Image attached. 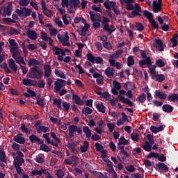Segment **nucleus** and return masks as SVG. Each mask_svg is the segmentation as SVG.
Here are the masks:
<instances>
[{
    "mask_svg": "<svg viewBox=\"0 0 178 178\" xmlns=\"http://www.w3.org/2000/svg\"><path fill=\"white\" fill-rule=\"evenodd\" d=\"M38 69V66H34L30 68L29 72V76L30 79H36L37 80H40V79H42L44 72Z\"/></svg>",
    "mask_w": 178,
    "mask_h": 178,
    "instance_id": "f257e3e1",
    "label": "nucleus"
},
{
    "mask_svg": "<svg viewBox=\"0 0 178 178\" xmlns=\"http://www.w3.org/2000/svg\"><path fill=\"white\" fill-rule=\"evenodd\" d=\"M120 95L118 96V98L119 101L122 102L123 104H127L129 106H134V104L132 103V102L130 101V99L124 97V94H126V91L124 90H120L119 92Z\"/></svg>",
    "mask_w": 178,
    "mask_h": 178,
    "instance_id": "f03ea898",
    "label": "nucleus"
},
{
    "mask_svg": "<svg viewBox=\"0 0 178 178\" xmlns=\"http://www.w3.org/2000/svg\"><path fill=\"white\" fill-rule=\"evenodd\" d=\"M15 13H17L19 17L21 16H23L24 17H28V16L31 15V9L27 8L26 7L20 8V9L17 8L15 10Z\"/></svg>",
    "mask_w": 178,
    "mask_h": 178,
    "instance_id": "7ed1b4c3",
    "label": "nucleus"
},
{
    "mask_svg": "<svg viewBox=\"0 0 178 178\" xmlns=\"http://www.w3.org/2000/svg\"><path fill=\"white\" fill-rule=\"evenodd\" d=\"M102 24H104L103 30H106V31H108L109 35H111V34H112V33L115 31V29H111V28H109V22H111V20L104 16L102 17Z\"/></svg>",
    "mask_w": 178,
    "mask_h": 178,
    "instance_id": "20e7f679",
    "label": "nucleus"
},
{
    "mask_svg": "<svg viewBox=\"0 0 178 178\" xmlns=\"http://www.w3.org/2000/svg\"><path fill=\"white\" fill-rule=\"evenodd\" d=\"M49 133L44 134L42 135L43 138L45 139V143L47 144H51V145H53V147H56V148H58V147H59V145L54 142V140H51V138H49Z\"/></svg>",
    "mask_w": 178,
    "mask_h": 178,
    "instance_id": "39448f33",
    "label": "nucleus"
},
{
    "mask_svg": "<svg viewBox=\"0 0 178 178\" xmlns=\"http://www.w3.org/2000/svg\"><path fill=\"white\" fill-rule=\"evenodd\" d=\"M27 37L32 40V41H35L37 38H38V35H37V32L35 31H33L31 29H28L26 31Z\"/></svg>",
    "mask_w": 178,
    "mask_h": 178,
    "instance_id": "423d86ee",
    "label": "nucleus"
},
{
    "mask_svg": "<svg viewBox=\"0 0 178 178\" xmlns=\"http://www.w3.org/2000/svg\"><path fill=\"white\" fill-rule=\"evenodd\" d=\"M24 86H29V87H37V81L29 79H24L22 80Z\"/></svg>",
    "mask_w": 178,
    "mask_h": 178,
    "instance_id": "0eeeda50",
    "label": "nucleus"
},
{
    "mask_svg": "<svg viewBox=\"0 0 178 178\" xmlns=\"http://www.w3.org/2000/svg\"><path fill=\"white\" fill-rule=\"evenodd\" d=\"M3 12L8 16H10L12 15V12H13V6H12V2L8 3V5L3 8Z\"/></svg>",
    "mask_w": 178,
    "mask_h": 178,
    "instance_id": "6e6552de",
    "label": "nucleus"
},
{
    "mask_svg": "<svg viewBox=\"0 0 178 178\" xmlns=\"http://www.w3.org/2000/svg\"><path fill=\"white\" fill-rule=\"evenodd\" d=\"M154 47L159 50V51H163V41L161 40L160 38L155 39L154 40Z\"/></svg>",
    "mask_w": 178,
    "mask_h": 178,
    "instance_id": "1a4fd4ad",
    "label": "nucleus"
},
{
    "mask_svg": "<svg viewBox=\"0 0 178 178\" xmlns=\"http://www.w3.org/2000/svg\"><path fill=\"white\" fill-rule=\"evenodd\" d=\"M72 101L74 102V104L79 105L80 106H83V105H84V101L81 100L80 97L76 94L72 95Z\"/></svg>",
    "mask_w": 178,
    "mask_h": 178,
    "instance_id": "9d476101",
    "label": "nucleus"
},
{
    "mask_svg": "<svg viewBox=\"0 0 178 178\" xmlns=\"http://www.w3.org/2000/svg\"><path fill=\"white\" fill-rule=\"evenodd\" d=\"M41 5L43 9L44 15H45V16H47L48 17H51V16H52V11L48 10V8H47V3L44 1H42L41 3Z\"/></svg>",
    "mask_w": 178,
    "mask_h": 178,
    "instance_id": "9b49d317",
    "label": "nucleus"
},
{
    "mask_svg": "<svg viewBox=\"0 0 178 178\" xmlns=\"http://www.w3.org/2000/svg\"><path fill=\"white\" fill-rule=\"evenodd\" d=\"M36 130H37V133L38 134H40L41 133H49V131H51L49 127L44 126V125H40L39 127H38L36 128Z\"/></svg>",
    "mask_w": 178,
    "mask_h": 178,
    "instance_id": "f8f14e48",
    "label": "nucleus"
},
{
    "mask_svg": "<svg viewBox=\"0 0 178 178\" xmlns=\"http://www.w3.org/2000/svg\"><path fill=\"white\" fill-rule=\"evenodd\" d=\"M156 168L159 170H163V172H169V167L163 163H159L156 164Z\"/></svg>",
    "mask_w": 178,
    "mask_h": 178,
    "instance_id": "ddd939ff",
    "label": "nucleus"
},
{
    "mask_svg": "<svg viewBox=\"0 0 178 178\" xmlns=\"http://www.w3.org/2000/svg\"><path fill=\"white\" fill-rule=\"evenodd\" d=\"M62 88H63V84L60 83L57 79V81L54 82V92L56 93L60 92Z\"/></svg>",
    "mask_w": 178,
    "mask_h": 178,
    "instance_id": "4468645a",
    "label": "nucleus"
},
{
    "mask_svg": "<svg viewBox=\"0 0 178 178\" xmlns=\"http://www.w3.org/2000/svg\"><path fill=\"white\" fill-rule=\"evenodd\" d=\"M8 66L10 69L13 70V72H17V65L15 63V60L10 58L8 61Z\"/></svg>",
    "mask_w": 178,
    "mask_h": 178,
    "instance_id": "2eb2a0df",
    "label": "nucleus"
},
{
    "mask_svg": "<svg viewBox=\"0 0 178 178\" xmlns=\"http://www.w3.org/2000/svg\"><path fill=\"white\" fill-rule=\"evenodd\" d=\"M162 110L163 112H165V113H172L173 112V106L170 104H163Z\"/></svg>",
    "mask_w": 178,
    "mask_h": 178,
    "instance_id": "dca6fc26",
    "label": "nucleus"
},
{
    "mask_svg": "<svg viewBox=\"0 0 178 178\" xmlns=\"http://www.w3.org/2000/svg\"><path fill=\"white\" fill-rule=\"evenodd\" d=\"M155 97H158L160 99H165V98L168 97V95H166L165 92H163L161 90H156L155 92Z\"/></svg>",
    "mask_w": 178,
    "mask_h": 178,
    "instance_id": "f3484780",
    "label": "nucleus"
},
{
    "mask_svg": "<svg viewBox=\"0 0 178 178\" xmlns=\"http://www.w3.org/2000/svg\"><path fill=\"white\" fill-rule=\"evenodd\" d=\"M9 44L10 46V49L13 51H17L19 48V44H17V42L15 40V39H10L9 40Z\"/></svg>",
    "mask_w": 178,
    "mask_h": 178,
    "instance_id": "a211bd4d",
    "label": "nucleus"
},
{
    "mask_svg": "<svg viewBox=\"0 0 178 178\" xmlns=\"http://www.w3.org/2000/svg\"><path fill=\"white\" fill-rule=\"evenodd\" d=\"M13 141L17 143L18 144H24L26 143V138L19 135H16L13 138Z\"/></svg>",
    "mask_w": 178,
    "mask_h": 178,
    "instance_id": "6ab92c4d",
    "label": "nucleus"
},
{
    "mask_svg": "<svg viewBox=\"0 0 178 178\" xmlns=\"http://www.w3.org/2000/svg\"><path fill=\"white\" fill-rule=\"evenodd\" d=\"M150 130L152 133H154V134H156V133H159V131H163V126L160 125L159 127H155L154 125H152L150 127Z\"/></svg>",
    "mask_w": 178,
    "mask_h": 178,
    "instance_id": "aec40b11",
    "label": "nucleus"
},
{
    "mask_svg": "<svg viewBox=\"0 0 178 178\" xmlns=\"http://www.w3.org/2000/svg\"><path fill=\"white\" fill-rule=\"evenodd\" d=\"M44 77L49 78L51 77V66L49 65H44Z\"/></svg>",
    "mask_w": 178,
    "mask_h": 178,
    "instance_id": "412c9836",
    "label": "nucleus"
},
{
    "mask_svg": "<svg viewBox=\"0 0 178 178\" xmlns=\"http://www.w3.org/2000/svg\"><path fill=\"white\" fill-rule=\"evenodd\" d=\"M114 71L115 69L113 67H107L105 70L104 73L108 77H112L113 76H115V72H113Z\"/></svg>",
    "mask_w": 178,
    "mask_h": 178,
    "instance_id": "4be33fe9",
    "label": "nucleus"
},
{
    "mask_svg": "<svg viewBox=\"0 0 178 178\" xmlns=\"http://www.w3.org/2000/svg\"><path fill=\"white\" fill-rule=\"evenodd\" d=\"M88 147H90V143L88 141L85 140L83 141V145L81 146V152L84 153L88 151Z\"/></svg>",
    "mask_w": 178,
    "mask_h": 178,
    "instance_id": "5701e85b",
    "label": "nucleus"
},
{
    "mask_svg": "<svg viewBox=\"0 0 178 178\" xmlns=\"http://www.w3.org/2000/svg\"><path fill=\"white\" fill-rule=\"evenodd\" d=\"M40 96H38L36 97V104L37 105H39V106H41V108H44V106H45V99L40 98Z\"/></svg>",
    "mask_w": 178,
    "mask_h": 178,
    "instance_id": "b1692460",
    "label": "nucleus"
},
{
    "mask_svg": "<svg viewBox=\"0 0 178 178\" xmlns=\"http://www.w3.org/2000/svg\"><path fill=\"white\" fill-rule=\"evenodd\" d=\"M17 163L19 166H22L23 163H24V159L23 157H20L19 156H16L15 159H14L13 164L15 165V163Z\"/></svg>",
    "mask_w": 178,
    "mask_h": 178,
    "instance_id": "393cba45",
    "label": "nucleus"
},
{
    "mask_svg": "<svg viewBox=\"0 0 178 178\" xmlns=\"http://www.w3.org/2000/svg\"><path fill=\"white\" fill-rule=\"evenodd\" d=\"M63 40V45H65L66 47H70V43L69 42V33H67V31L65 32V36Z\"/></svg>",
    "mask_w": 178,
    "mask_h": 178,
    "instance_id": "a878e982",
    "label": "nucleus"
},
{
    "mask_svg": "<svg viewBox=\"0 0 178 178\" xmlns=\"http://www.w3.org/2000/svg\"><path fill=\"white\" fill-rule=\"evenodd\" d=\"M143 15L145 17H147L148 19L149 22H151L154 19V15L152 13L147 10H145L143 11Z\"/></svg>",
    "mask_w": 178,
    "mask_h": 178,
    "instance_id": "bb28decb",
    "label": "nucleus"
},
{
    "mask_svg": "<svg viewBox=\"0 0 178 178\" xmlns=\"http://www.w3.org/2000/svg\"><path fill=\"white\" fill-rule=\"evenodd\" d=\"M168 101H171L172 102H178V94L172 93L171 95L168 97Z\"/></svg>",
    "mask_w": 178,
    "mask_h": 178,
    "instance_id": "cd10ccee",
    "label": "nucleus"
},
{
    "mask_svg": "<svg viewBox=\"0 0 178 178\" xmlns=\"http://www.w3.org/2000/svg\"><path fill=\"white\" fill-rule=\"evenodd\" d=\"M96 108L97 109L98 112H100L101 113H105V106L104 105V104H96Z\"/></svg>",
    "mask_w": 178,
    "mask_h": 178,
    "instance_id": "c85d7f7f",
    "label": "nucleus"
},
{
    "mask_svg": "<svg viewBox=\"0 0 178 178\" xmlns=\"http://www.w3.org/2000/svg\"><path fill=\"white\" fill-rule=\"evenodd\" d=\"M0 161L1 162H6V154H5V151L2 147H0Z\"/></svg>",
    "mask_w": 178,
    "mask_h": 178,
    "instance_id": "c756f323",
    "label": "nucleus"
},
{
    "mask_svg": "<svg viewBox=\"0 0 178 178\" xmlns=\"http://www.w3.org/2000/svg\"><path fill=\"white\" fill-rule=\"evenodd\" d=\"M145 149V151H147V152H149L152 149V145L149 143L148 141L145 142V145L142 147Z\"/></svg>",
    "mask_w": 178,
    "mask_h": 178,
    "instance_id": "7c9ffc66",
    "label": "nucleus"
},
{
    "mask_svg": "<svg viewBox=\"0 0 178 178\" xmlns=\"http://www.w3.org/2000/svg\"><path fill=\"white\" fill-rule=\"evenodd\" d=\"M35 65H40V61L34 59V58H31L28 63V65L29 66V67H31L32 66H37Z\"/></svg>",
    "mask_w": 178,
    "mask_h": 178,
    "instance_id": "2f4dec72",
    "label": "nucleus"
},
{
    "mask_svg": "<svg viewBox=\"0 0 178 178\" xmlns=\"http://www.w3.org/2000/svg\"><path fill=\"white\" fill-rule=\"evenodd\" d=\"M146 99H147V95H145V93H141L140 95H139L137 97L136 101H138L139 102L143 104V102H145Z\"/></svg>",
    "mask_w": 178,
    "mask_h": 178,
    "instance_id": "473e14b6",
    "label": "nucleus"
},
{
    "mask_svg": "<svg viewBox=\"0 0 178 178\" xmlns=\"http://www.w3.org/2000/svg\"><path fill=\"white\" fill-rule=\"evenodd\" d=\"M15 61L16 63H17L18 65H20V66H22V65H26V61H24V57L19 56V57H17V58H15Z\"/></svg>",
    "mask_w": 178,
    "mask_h": 178,
    "instance_id": "72a5a7b5",
    "label": "nucleus"
},
{
    "mask_svg": "<svg viewBox=\"0 0 178 178\" xmlns=\"http://www.w3.org/2000/svg\"><path fill=\"white\" fill-rule=\"evenodd\" d=\"M77 145V142H73V143H70L67 145V148L70 149L71 152L74 154V148H76V146Z\"/></svg>",
    "mask_w": 178,
    "mask_h": 178,
    "instance_id": "f704fd0d",
    "label": "nucleus"
},
{
    "mask_svg": "<svg viewBox=\"0 0 178 178\" xmlns=\"http://www.w3.org/2000/svg\"><path fill=\"white\" fill-rule=\"evenodd\" d=\"M20 129L22 133H26V134H30V129L26 127V124L24 123L21 124Z\"/></svg>",
    "mask_w": 178,
    "mask_h": 178,
    "instance_id": "c9c22d12",
    "label": "nucleus"
},
{
    "mask_svg": "<svg viewBox=\"0 0 178 178\" xmlns=\"http://www.w3.org/2000/svg\"><path fill=\"white\" fill-rule=\"evenodd\" d=\"M82 113L83 115H91L92 113V109H91L90 107H85L82 109Z\"/></svg>",
    "mask_w": 178,
    "mask_h": 178,
    "instance_id": "e433bc0d",
    "label": "nucleus"
},
{
    "mask_svg": "<svg viewBox=\"0 0 178 178\" xmlns=\"http://www.w3.org/2000/svg\"><path fill=\"white\" fill-rule=\"evenodd\" d=\"M118 143H120V145H128L129 141L126 140L124 136H122L119 139Z\"/></svg>",
    "mask_w": 178,
    "mask_h": 178,
    "instance_id": "4c0bfd02",
    "label": "nucleus"
},
{
    "mask_svg": "<svg viewBox=\"0 0 178 178\" xmlns=\"http://www.w3.org/2000/svg\"><path fill=\"white\" fill-rule=\"evenodd\" d=\"M41 151H44V152H51V148L49 146L47 145V144H43L40 146Z\"/></svg>",
    "mask_w": 178,
    "mask_h": 178,
    "instance_id": "58836bf2",
    "label": "nucleus"
},
{
    "mask_svg": "<svg viewBox=\"0 0 178 178\" xmlns=\"http://www.w3.org/2000/svg\"><path fill=\"white\" fill-rule=\"evenodd\" d=\"M55 74L58 77H60V79H66V75H65V73L59 70H55Z\"/></svg>",
    "mask_w": 178,
    "mask_h": 178,
    "instance_id": "ea45409f",
    "label": "nucleus"
},
{
    "mask_svg": "<svg viewBox=\"0 0 178 178\" xmlns=\"http://www.w3.org/2000/svg\"><path fill=\"white\" fill-rule=\"evenodd\" d=\"M86 58L89 62H91V63H95V57L92 54L88 52L86 55Z\"/></svg>",
    "mask_w": 178,
    "mask_h": 178,
    "instance_id": "a19ab883",
    "label": "nucleus"
},
{
    "mask_svg": "<svg viewBox=\"0 0 178 178\" xmlns=\"http://www.w3.org/2000/svg\"><path fill=\"white\" fill-rule=\"evenodd\" d=\"M50 136L51 137V138H53L54 140V143H56V144H60L61 141L60 139H59V138H58V136H56V134L55 132H51L50 134Z\"/></svg>",
    "mask_w": 178,
    "mask_h": 178,
    "instance_id": "79ce46f5",
    "label": "nucleus"
},
{
    "mask_svg": "<svg viewBox=\"0 0 178 178\" xmlns=\"http://www.w3.org/2000/svg\"><path fill=\"white\" fill-rule=\"evenodd\" d=\"M131 138L133 141L138 143L140 140V135L138 134V133H132L131 135Z\"/></svg>",
    "mask_w": 178,
    "mask_h": 178,
    "instance_id": "37998d69",
    "label": "nucleus"
},
{
    "mask_svg": "<svg viewBox=\"0 0 178 178\" xmlns=\"http://www.w3.org/2000/svg\"><path fill=\"white\" fill-rule=\"evenodd\" d=\"M134 58L133 57V56H129L127 58V65L129 67H131V66H134Z\"/></svg>",
    "mask_w": 178,
    "mask_h": 178,
    "instance_id": "c03bdc74",
    "label": "nucleus"
},
{
    "mask_svg": "<svg viewBox=\"0 0 178 178\" xmlns=\"http://www.w3.org/2000/svg\"><path fill=\"white\" fill-rule=\"evenodd\" d=\"M29 140L33 143H38V141H40V138L34 134H32L29 136Z\"/></svg>",
    "mask_w": 178,
    "mask_h": 178,
    "instance_id": "a18cd8bd",
    "label": "nucleus"
},
{
    "mask_svg": "<svg viewBox=\"0 0 178 178\" xmlns=\"http://www.w3.org/2000/svg\"><path fill=\"white\" fill-rule=\"evenodd\" d=\"M41 38L43 41H45L47 42L51 38L49 36H48V34H47V33H45V31H42L41 32Z\"/></svg>",
    "mask_w": 178,
    "mask_h": 178,
    "instance_id": "49530a36",
    "label": "nucleus"
},
{
    "mask_svg": "<svg viewBox=\"0 0 178 178\" xmlns=\"http://www.w3.org/2000/svg\"><path fill=\"white\" fill-rule=\"evenodd\" d=\"M36 87H38V88H45V82L44 80L36 81Z\"/></svg>",
    "mask_w": 178,
    "mask_h": 178,
    "instance_id": "de8ad7c7",
    "label": "nucleus"
},
{
    "mask_svg": "<svg viewBox=\"0 0 178 178\" xmlns=\"http://www.w3.org/2000/svg\"><path fill=\"white\" fill-rule=\"evenodd\" d=\"M53 105H56L58 109H62V102L58 99H54Z\"/></svg>",
    "mask_w": 178,
    "mask_h": 178,
    "instance_id": "09e8293b",
    "label": "nucleus"
},
{
    "mask_svg": "<svg viewBox=\"0 0 178 178\" xmlns=\"http://www.w3.org/2000/svg\"><path fill=\"white\" fill-rule=\"evenodd\" d=\"M149 22L151 24L153 29H154L155 30L159 29V24H158V23H156V21H155L154 19H153Z\"/></svg>",
    "mask_w": 178,
    "mask_h": 178,
    "instance_id": "8fccbe9b",
    "label": "nucleus"
},
{
    "mask_svg": "<svg viewBox=\"0 0 178 178\" xmlns=\"http://www.w3.org/2000/svg\"><path fill=\"white\" fill-rule=\"evenodd\" d=\"M166 65L165 63L164 60L162 59H158L156 60V65H157L158 67H163Z\"/></svg>",
    "mask_w": 178,
    "mask_h": 178,
    "instance_id": "3c124183",
    "label": "nucleus"
},
{
    "mask_svg": "<svg viewBox=\"0 0 178 178\" xmlns=\"http://www.w3.org/2000/svg\"><path fill=\"white\" fill-rule=\"evenodd\" d=\"M52 51H54V55L59 56L60 55V51H62V49L58 47L54 46L52 47Z\"/></svg>",
    "mask_w": 178,
    "mask_h": 178,
    "instance_id": "603ef678",
    "label": "nucleus"
},
{
    "mask_svg": "<svg viewBox=\"0 0 178 178\" xmlns=\"http://www.w3.org/2000/svg\"><path fill=\"white\" fill-rule=\"evenodd\" d=\"M42 173H44V170L41 169V170H33L31 171V175L32 176H41V175H42Z\"/></svg>",
    "mask_w": 178,
    "mask_h": 178,
    "instance_id": "864d4df0",
    "label": "nucleus"
},
{
    "mask_svg": "<svg viewBox=\"0 0 178 178\" xmlns=\"http://www.w3.org/2000/svg\"><path fill=\"white\" fill-rule=\"evenodd\" d=\"M108 172L113 176V177H118V173L115 172V168H113V165L108 167Z\"/></svg>",
    "mask_w": 178,
    "mask_h": 178,
    "instance_id": "5fc2aeb1",
    "label": "nucleus"
},
{
    "mask_svg": "<svg viewBox=\"0 0 178 178\" xmlns=\"http://www.w3.org/2000/svg\"><path fill=\"white\" fill-rule=\"evenodd\" d=\"M70 5H72L74 8H77L80 5V0H70Z\"/></svg>",
    "mask_w": 178,
    "mask_h": 178,
    "instance_id": "6e6d98bb",
    "label": "nucleus"
},
{
    "mask_svg": "<svg viewBox=\"0 0 178 178\" xmlns=\"http://www.w3.org/2000/svg\"><path fill=\"white\" fill-rule=\"evenodd\" d=\"M158 155H159V153H155L154 152H150L147 156V159H151V158H156L157 159Z\"/></svg>",
    "mask_w": 178,
    "mask_h": 178,
    "instance_id": "4d7b16f0",
    "label": "nucleus"
},
{
    "mask_svg": "<svg viewBox=\"0 0 178 178\" xmlns=\"http://www.w3.org/2000/svg\"><path fill=\"white\" fill-rule=\"evenodd\" d=\"M135 24V27L137 29V30H138V31H143V30H144V25H143L141 23L136 22Z\"/></svg>",
    "mask_w": 178,
    "mask_h": 178,
    "instance_id": "13d9d810",
    "label": "nucleus"
},
{
    "mask_svg": "<svg viewBox=\"0 0 178 178\" xmlns=\"http://www.w3.org/2000/svg\"><path fill=\"white\" fill-rule=\"evenodd\" d=\"M165 75L163 74H157L156 80V81H159V83H162L165 80Z\"/></svg>",
    "mask_w": 178,
    "mask_h": 178,
    "instance_id": "bf43d9fd",
    "label": "nucleus"
},
{
    "mask_svg": "<svg viewBox=\"0 0 178 178\" xmlns=\"http://www.w3.org/2000/svg\"><path fill=\"white\" fill-rule=\"evenodd\" d=\"M30 3V0H19V4L20 6H28Z\"/></svg>",
    "mask_w": 178,
    "mask_h": 178,
    "instance_id": "052dcab7",
    "label": "nucleus"
},
{
    "mask_svg": "<svg viewBox=\"0 0 178 178\" xmlns=\"http://www.w3.org/2000/svg\"><path fill=\"white\" fill-rule=\"evenodd\" d=\"M125 169L127 170V172H130V173H133V172H135L136 170V168H134V165H133L126 166Z\"/></svg>",
    "mask_w": 178,
    "mask_h": 178,
    "instance_id": "680f3d73",
    "label": "nucleus"
},
{
    "mask_svg": "<svg viewBox=\"0 0 178 178\" xmlns=\"http://www.w3.org/2000/svg\"><path fill=\"white\" fill-rule=\"evenodd\" d=\"M95 146L97 152H99V151H102V149H104V146L99 143H95Z\"/></svg>",
    "mask_w": 178,
    "mask_h": 178,
    "instance_id": "e2e57ef3",
    "label": "nucleus"
},
{
    "mask_svg": "<svg viewBox=\"0 0 178 178\" xmlns=\"http://www.w3.org/2000/svg\"><path fill=\"white\" fill-rule=\"evenodd\" d=\"M103 47L106 48V49H112V46L111 45V43L108 42H102Z\"/></svg>",
    "mask_w": 178,
    "mask_h": 178,
    "instance_id": "0e129e2a",
    "label": "nucleus"
},
{
    "mask_svg": "<svg viewBox=\"0 0 178 178\" xmlns=\"http://www.w3.org/2000/svg\"><path fill=\"white\" fill-rule=\"evenodd\" d=\"M83 131L85 133L86 136L91 134V130H90V128L87 126L83 127Z\"/></svg>",
    "mask_w": 178,
    "mask_h": 178,
    "instance_id": "69168bd1",
    "label": "nucleus"
},
{
    "mask_svg": "<svg viewBox=\"0 0 178 178\" xmlns=\"http://www.w3.org/2000/svg\"><path fill=\"white\" fill-rule=\"evenodd\" d=\"M14 166H15L18 175H22V167H21L22 165H19V164H17V163H15Z\"/></svg>",
    "mask_w": 178,
    "mask_h": 178,
    "instance_id": "338daca9",
    "label": "nucleus"
},
{
    "mask_svg": "<svg viewBox=\"0 0 178 178\" xmlns=\"http://www.w3.org/2000/svg\"><path fill=\"white\" fill-rule=\"evenodd\" d=\"M12 148L13 149H14V151H16V152L17 151L20 150V145L16 143H13L12 145Z\"/></svg>",
    "mask_w": 178,
    "mask_h": 178,
    "instance_id": "774afa93",
    "label": "nucleus"
}]
</instances>
